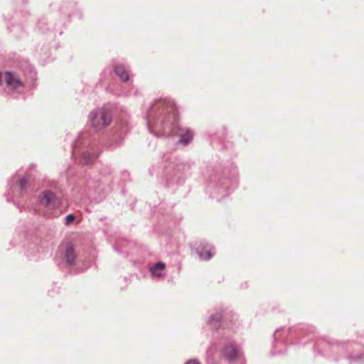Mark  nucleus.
<instances>
[{"instance_id": "nucleus-1", "label": "nucleus", "mask_w": 364, "mask_h": 364, "mask_svg": "<svg viewBox=\"0 0 364 364\" xmlns=\"http://www.w3.org/2000/svg\"><path fill=\"white\" fill-rule=\"evenodd\" d=\"M91 122L96 129H101L110 124L112 117L109 112L105 109H97L90 114Z\"/></svg>"}, {"instance_id": "nucleus-2", "label": "nucleus", "mask_w": 364, "mask_h": 364, "mask_svg": "<svg viewBox=\"0 0 364 364\" xmlns=\"http://www.w3.org/2000/svg\"><path fill=\"white\" fill-rule=\"evenodd\" d=\"M4 80L6 84V86L11 90H15L18 87H23V82L19 78L11 72H6L4 74Z\"/></svg>"}, {"instance_id": "nucleus-3", "label": "nucleus", "mask_w": 364, "mask_h": 364, "mask_svg": "<svg viewBox=\"0 0 364 364\" xmlns=\"http://www.w3.org/2000/svg\"><path fill=\"white\" fill-rule=\"evenodd\" d=\"M40 203L46 207L55 208L57 205V198L52 192L46 191L40 196Z\"/></svg>"}, {"instance_id": "nucleus-4", "label": "nucleus", "mask_w": 364, "mask_h": 364, "mask_svg": "<svg viewBox=\"0 0 364 364\" xmlns=\"http://www.w3.org/2000/svg\"><path fill=\"white\" fill-rule=\"evenodd\" d=\"M63 259L65 260L66 263L70 265L74 264L76 259V255L75 252L73 245L72 244L68 243L65 245L63 254Z\"/></svg>"}, {"instance_id": "nucleus-5", "label": "nucleus", "mask_w": 364, "mask_h": 364, "mask_svg": "<svg viewBox=\"0 0 364 364\" xmlns=\"http://www.w3.org/2000/svg\"><path fill=\"white\" fill-rule=\"evenodd\" d=\"M223 355L228 360H234L237 358L238 352L235 346L233 345H229L224 348Z\"/></svg>"}, {"instance_id": "nucleus-6", "label": "nucleus", "mask_w": 364, "mask_h": 364, "mask_svg": "<svg viewBox=\"0 0 364 364\" xmlns=\"http://www.w3.org/2000/svg\"><path fill=\"white\" fill-rule=\"evenodd\" d=\"M214 252H213V249L208 246L202 247V249L199 251V256L202 259L208 260L210 259Z\"/></svg>"}, {"instance_id": "nucleus-7", "label": "nucleus", "mask_w": 364, "mask_h": 364, "mask_svg": "<svg viewBox=\"0 0 364 364\" xmlns=\"http://www.w3.org/2000/svg\"><path fill=\"white\" fill-rule=\"evenodd\" d=\"M165 267L166 265L164 262H157L154 267L150 268L151 274L152 276L159 277L161 276V274L159 272L164 270Z\"/></svg>"}, {"instance_id": "nucleus-8", "label": "nucleus", "mask_w": 364, "mask_h": 364, "mask_svg": "<svg viewBox=\"0 0 364 364\" xmlns=\"http://www.w3.org/2000/svg\"><path fill=\"white\" fill-rule=\"evenodd\" d=\"M115 73L121 78L122 80L127 81L129 80V75L124 66H117L115 68Z\"/></svg>"}, {"instance_id": "nucleus-9", "label": "nucleus", "mask_w": 364, "mask_h": 364, "mask_svg": "<svg viewBox=\"0 0 364 364\" xmlns=\"http://www.w3.org/2000/svg\"><path fill=\"white\" fill-rule=\"evenodd\" d=\"M95 159V156L90 153H83L82 154V162L84 164H89L92 163Z\"/></svg>"}, {"instance_id": "nucleus-10", "label": "nucleus", "mask_w": 364, "mask_h": 364, "mask_svg": "<svg viewBox=\"0 0 364 364\" xmlns=\"http://www.w3.org/2000/svg\"><path fill=\"white\" fill-rule=\"evenodd\" d=\"M193 136L192 132L189 130H186V132L182 134L181 141L187 144L193 139Z\"/></svg>"}, {"instance_id": "nucleus-11", "label": "nucleus", "mask_w": 364, "mask_h": 364, "mask_svg": "<svg viewBox=\"0 0 364 364\" xmlns=\"http://www.w3.org/2000/svg\"><path fill=\"white\" fill-rule=\"evenodd\" d=\"M28 180H29V178L28 176H24L20 179L19 185L21 188H23L25 187L26 184L28 181Z\"/></svg>"}, {"instance_id": "nucleus-12", "label": "nucleus", "mask_w": 364, "mask_h": 364, "mask_svg": "<svg viewBox=\"0 0 364 364\" xmlns=\"http://www.w3.org/2000/svg\"><path fill=\"white\" fill-rule=\"evenodd\" d=\"M163 102L164 104H166V105L167 107V109H170L171 111H173L174 110V105H173V103L171 101L164 100Z\"/></svg>"}, {"instance_id": "nucleus-13", "label": "nucleus", "mask_w": 364, "mask_h": 364, "mask_svg": "<svg viewBox=\"0 0 364 364\" xmlns=\"http://www.w3.org/2000/svg\"><path fill=\"white\" fill-rule=\"evenodd\" d=\"M75 220V216L73 214H69L65 218V223L67 225L70 224Z\"/></svg>"}, {"instance_id": "nucleus-14", "label": "nucleus", "mask_w": 364, "mask_h": 364, "mask_svg": "<svg viewBox=\"0 0 364 364\" xmlns=\"http://www.w3.org/2000/svg\"><path fill=\"white\" fill-rule=\"evenodd\" d=\"M185 364H200V363L196 360H190L187 361Z\"/></svg>"}, {"instance_id": "nucleus-15", "label": "nucleus", "mask_w": 364, "mask_h": 364, "mask_svg": "<svg viewBox=\"0 0 364 364\" xmlns=\"http://www.w3.org/2000/svg\"><path fill=\"white\" fill-rule=\"evenodd\" d=\"M4 77V75L1 73H0V85H1L2 78Z\"/></svg>"}, {"instance_id": "nucleus-16", "label": "nucleus", "mask_w": 364, "mask_h": 364, "mask_svg": "<svg viewBox=\"0 0 364 364\" xmlns=\"http://www.w3.org/2000/svg\"><path fill=\"white\" fill-rule=\"evenodd\" d=\"M215 316H217L218 318V319L220 318V317H221V316L220 314L216 315Z\"/></svg>"}]
</instances>
